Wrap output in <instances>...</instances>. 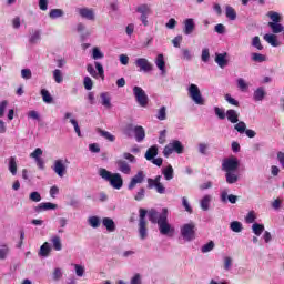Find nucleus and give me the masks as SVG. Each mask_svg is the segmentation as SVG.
<instances>
[{
	"label": "nucleus",
	"instance_id": "nucleus-32",
	"mask_svg": "<svg viewBox=\"0 0 284 284\" xmlns=\"http://www.w3.org/2000/svg\"><path fill=\"white\" fill-rule=\"evenodd\" d=\"M265 89L263 87L257 88L253 93L254 101H263L265 99Z\"/></svg>",
	"mask_w": 284,
	"mask_h": 284
},
{
	"label": "nucleus",
	"instance_id": "nucleus-30",
	"mask_svg": "<svg viewBox=\"0 0 284 284\" xmlns=\"http://www.w3.org/2000/svg\"><path fill=\"white\" fill-rule=\"evenodd\" d=\"M155 65L162 72V74H165V59H164L163 54H159L156 57Z\"/></svg>",
	"mask_w": 284,
	"mask_h": 284
},
{
	"label": "nucleus",
	"instance_id": "nucleus-38",
	"mask_svg": "<svg viewBox=\"0 0 284 284\" xmlns=\"http://www.w3.org/2000/svg\"><path fill=\"white\" fill-rule=\"evenodd\" d=\"M10 254V247L7 244L0 246V261H6Z\"/></svg>",
	"mask_w": 284,
	"mask_h": 284
},
{
	"label": "nucleus",
	"instance_id": "nucleus-59",
	"mask_svg": "<svg viewBox=\"0 0 284 284\" xmlns=\"http://www.w3.org/2000/svg\"><path fill=\"white\" fill-rule=\"evenodd\" d=\"M136 12H139L141 16L150 14V7L142 4V6L138 7Z\"/></svg>",
	"mask_w": 284,
	"mask_h": 284
},
{
	"label": "nucleus",
	"instance_id": "nucleus-46",
	"mask_svg": "<svg viewBox=\"0 0 284 284\" xmlns=\"http://www.w3.org/2000/svg\"><path fill=\"white\" fill-rule=\"evenodd\" d=\"M214 247H215L214 241H210L209 243L204 244L201 247V252H202V254H207V252H212V250H214Z\"/></svg>",
	"mask_w": 284,
	"mask_h": 284
},
{
	"label": "nucleus",
	"instance_id": "nucleus-1",
	"mask_svg": "<svg viewBox=\"0 0 284 284\" xmlns=\"http://www.w3.org/2000/svg\"><path fill=\"white\" fill-rule=\"evenodd\" d=\"M148 214L149 221L158 224L159 232L162 234V236H174V226L168 222V209H162L161 213L154 209H151Z\"/></svg>",
	"mask_w": 284,
	"mask_h": 284
},
{
	"label": "nucleus",
	"instance_id": "nucleus-27",
	"mask_svg": "<svg viewBox=\"0 0 284 284\" xmlns=\"http://www.w3.org/2000/svg\"><path fill=\"white\" fill-rule=\"evenodd\" d=\"M40 41H41V31L40 30L32 31L29 37V43H31V45H37V43H39Z\"/></svg>",
	"mask_w": 284,
	"mask_h": 284
},
{
	"label": "nucleus",
	"instance_id": "nucleus-9",
	"mask_svg": "<svg viewBox=\"0 0 284 284\" xmlns=\"http://www.w3.org/2000/svg\"><path fill=\"white\" fill-rule=\"evenodd\" d=\"M239 165H241V163L239 162V158L231 156L223 161L222 170L224 172H236V170H239Z\"/></svg>",
	"mask_w": 284,
	"mask_h": 284
},
{
	"label": "nucleus",
	"instance_id": "nucleus-15",
	"mask_svg": "<svg viewBox=\"0 0 284 284\" xmlns=\"http://www.w3.org/2000/svg\"><path fill=\"white\" fill-rule=\"evenodd\" d=\"M143 181H145V174L143 173V171H139L130 181L129 185H128V190H134V187H136V185H139V183H142Z\"/></svg>",
	"mask_w": 284,
	"mask_h": 284
},
{
	"label": "nucleus",
	"instance_id": "nucleus-37",
	"mask_svg": "<svg viewBox=\"0 0 284 284\" xmlns=\"http://www.w3.org/2000/svg\"><path fill=\"white\" fill-rule=\"evenodd\" d=\"M252 230H253V233L255 234V236H261V234H263V232H265V225L260 224V223H254L252 225Z\"/></svg>",
	"mask_w": 284,
	"mask_h": 284
},
{
	"label": "nucleus",
	"instance_id": "nucleus-48",
	"mask_svg": "<svg viewBox=\"0 0 284 284\" xmlns=\"http://www.w3.org/2000/svg\"><path fill=\"white\" fill-rule=\"evenodd\" d=\"M53 79L55 83H63V72L60 69L53 71Z\"/></svg>",
	"mask_w": 284,
	"mask_h": 284
},
{
	"label": "nucleus",
	"instance_id": "nucleus-54",
	"mask_svg": "<svg viewBox=\"0 0 284 284\" xmlns=\"http://www.w3.org/2000/svg\"><path fill=\"white\" fill-rule=\"evenodd\" d=\"M253 48H256V50H263V44H261V38L258 36H255L252 40Z\"/></svg>",
	"mask_w": 284,
	"mask_h": 284
},
{
	"label": "nucleus",
	"instance_id": "nucleus-61",
	"mask_svg": "<svg viewBox=\"0 0 284 284\" xmlns=\"http://www.w3.org/2000/svg\"><path fill=\"white\" fill-rule=\"evenodd\" d=\"M237 88L242 90V92H245L247 90V82L243 78L237 79Z\"/></svg>",
	"mask_w": 284,
	"mask_h": 284
},
{
	"label": "nucleus",
	"instance_id": "nucleus-20",
	"mask_svg": "<svg viewBox=\"0 0 284 284\" xmlns=\"http://www.w3.org/2000/svg\"><path fill=\"white\" fill-rule=\"evenodd\" d=\"M210 203H212V195L206 194L200 200V207L203 212H207L210 210Z\"/></svg>",
	"mask_w": 284,
	"mask_h": 284
},
{
	"label": "nucleus",
	"instance_id": "nucleus-52",
	"mask_svg": "<svg viewBox=\"0 0 284 284\" xmlns=\"http://www.w3.org/2000/svg\"><path fill=\"white\" fill-rule=\"evenodd\" d=\"M30 201H33V203H39L41 201V193L40 192H31L29 195Z\"/></svg>",
	"mask_w": 284,
	"mask_h": 284
},
{
	"label": "nucleus",
	"instance_id": "nucleus-10",
	"mask_svg": "<svg viewBox=\"0 0 284 284\" xmlns=\"http://www.w3.org/2000/svg\"><path fill=\"white\" fill-rule=\"evenodd\" d=\"M133 94L141 108H148V103H149L148 94L143 91L141 87H134Z\"/></svg>",
	"mask_w": 284,
	"mask_h": 284
},
{
	"label": "nucleus",
	"instance_id": "nucleus-55",
	"mask_svg": "<svg viewBox=\"0 0 284 284\" xmlns=\"http://www.w3.org/2000/svg\"><path fill=\"white\" fill-rule=\"evenodd\" d=\"M145 199V189L141 187L134 195L135 201H143Z\"/></svg>",
	"mask_w": 284,
	"mask_h": 284
},
{
	"label": "nucleus",
	"instance_id": "nucleus-39",
	"mask_svg": "<svg viewBox=\"0 0 284 284\" xmlns=\"http://www.w3.org/2000/svg\"><path fill=\"white\" fill-rule=\"evenodd\" d=\"M251 59L255 63H263V62L267 61V57L262 53H252Z\"/></svg>",
	"mask_w": 284,
	"mask_h": 284
},
{
	"label": "nucleus",
	"instance_id": "nucleus-6",
	"mask_svg": "<svg viewBox=\"0 0 284 284\" xmlns=\"http://www.w3.org/2000/svg\"><path fill=\"white\" fill-rule=\"evenodd\" d=\"M189 97L192 99L195 105H205V99L201 94V89L196 84H190L187 88Z\"/></svg>",
	"mask_w": 284,
	"mask_h": 284
},
{
	"label": "nucleus",
	"instance_id": "nucleus-24",
	"mask_svg": "<svg viewBox=\"0 0 284 284\" xmlns=\"http://www.w3.org/2000/svg\"><path fill=\"white\" fill-rule=\"evenodd\" d=\"M158 155H159V148L156 145H153L146 150L144 156L146 161H152Z\"/></svg>",
	"mask_w": 284,
	"mask_h": 284
},
{
	"label": "nucleus",
	"instance_id": "nucleus-49",
	"mask_svg": "<svg viewBox=\"0 0 284 284\" xmlns=\"http://www.w3.org/2000/svg\"><path fill=\"white\" fill-rule=\"evenodd\" d=\"M73 267L75 270L77 276L81 277L83 276V274H85V266L81 264H74Z\"/></svg>",
	"mask_w": 284,
	"mask_h": 284
},
{
	"label": "nucleus",
	"instance_id": "nucleus-11",
	"mask_svg": "<svg viewBox=\"0 0 284 284\" xmlns=\"http://www.w3.org/2000/svg\"><path fill=\"white\" fill-rule=\"evenodd\" d=\"M75 12L79 14V17H81V19H87V21H94V19H97V14L92 8H78L75 9Z\"/></svg>",
	"mask_w": 284,
	"mask_h": 284
},
{
	"label": "nucleus",
	"instance_id": "nucleus-53",
	"mask_svg": "<svg viewBox=\"0 0 284 284\" xmlns=\"http://www.w3.org/2000/svg\"><path fill=\"white\" fill-rule=\"evenodd\" d=\"M182 205L185 212H187L189 214H192L193 210H192V206L190 205V202L187 201V197L185 196L182 197Z\"/></svg>",
	"mask_w": 284,
	"mask_h": 284
},
{
	"label": "nucleus",
	"instance_id": "nucleus-40",
	"mask_svg": "<svg viewBox=\"0 0 284 284\" xmlns=\"http://www.w3.org/2000/svg\"><path fill=\"white\" fill-rule=\"evenodd\" d=\"M64 14L63 9H51L49 12L50 19H60V17H63Z\"/></svg>",
	"mask_w": 284,
	"mask_h": 284
},
{
	"label": "nucleus",
	"instance_id": "nucleus-56",
	"mask_svg": "<svg viewBox=\"0 0 284 284\" xmlns=\"http://www.w3.org/2000/svg\"><path fill=\"white\" fill-rule=\"evenodd\" d=\"M83 85L85 90H92V88L94 87V82H92V78L85 77L83 81Z\"/></svg>",
	"mask_w": 284,
	"mask_h": 284
},
{
	"label": "nucleus",
	"instance_id": "nucleus-63",
	"mask_svg": "<svg viewBox=\"0 0 284 284\" xmlns=\"http://www.w3.org/2000/svg\"><path fill=\"white\" fill-rule=\"evenodd\" d=\"M214 112H215L216 116L219 119H221L222 121H223V119H225V111L223 109L215 106Z\"/></svg>",
	"mask_w": 284,
	"mask_h": 284
},
{
	"label": "nucleus",
	"instance_id": "nucleus-5",
	"mask_svg": "<svg viewBox=\"0 0 284 284\" xmlns=\"http://www.w3.org/2000/svg\"><path fill=\"white\" fill-rule=\"evenodd\" d=\"M181 236L184 241H194L196 239V224L194 222L186 223L181 226Z\"/></svg>",
	"mask_w": 284,
	"mask_h": 284
},
{
	"label": "nucleus",
	"instance_id": "nucleus-22",
	"mask_svg": "<svg viewBox=\"0 0 284 284\" xmlns=\"http://www.w3.org/2000/svg\"><path fill=\"white\" fill-rule=\"evenodd\" d=\"M52 252V247L50 246V243L44 242L43 245L40 246L39 256H42L43 258H48L50 256V253Z\"/></svg>",
	"mask_w": 284,
	"mask_h": 284
},
{
	"label": "nucleus",
	"instance_id": "nucleus-16",
	"mask_svg": "<svg viewBox=\"0 0 284 284\" xmlns=\"http://www.w3.org/2000/svg\"><path fill=\"white\" fill-rule=\"evenodd\" d=\"M183 33L186 36L192 34L196 28V23L194 22V19L187 18L183 21Z\"/></svg>",
	"mask_w": 284,
	"mask_h": 284
},
{
	"label": "nucleus",
	"instance_id": "nucleus-41",
	"mask_svg": "<svg viewBox=\"0 0 284 284\" xmlns=\"http://www.w3.org/2000/svg\"><path fill=\"white\" fill-rule=\"evenodd\" d=\"M40 94L44 103H52L53 99H52V94H50V91H48L47 89H42L40 91Z\"/></svg>",
	"mask_w": 284,
	"mask_h": 284
},
{
	"label": "nucleus",
	"instance_id": "nucleus-8",
	"mask_svg": "<svg viewBox=\"0 0 284 284\" xmlns=\"http://www.w3.org/2000/svg\"><path fill=\"white\" fill-rule=\"evenodd\" d=\"M94 65H95V70L92 64H88L87 71L89 72L90 75L93 77V79L100 78L103 81V79H105V71L103 70V64H101V62H94Z\"/></svg>",
	"mask_w": 284,
	"mask_h": 284
},
{
	"label": "nucleus",
	"instance_id": "nucleus-23",
	"mask_svg": "<svg viewBox=\"0 0 284 284\" xmlns=\"http://www.w3.org/2000/svg\"><path fill=\"white\" fill-rule=\"evenodd\" d=\"M51 243H52V247H53V250H55V252H61L63 250V244L61 243V236L53 235L51 237Z\"/></svg>",
	"mask_w": 284,
	"mask_h": 284
},
{
	"label": "nucleus",
	"instance_id": "nucleus-60",
	"mask_svg": "<svg viewBox=\"0 0 284 284\" xmlns=\"http://www.w3.org/2000/svg\"><path fill=\"white\" fill-rule=\"evenodd\" d=\"M254 221H256V213L254 211H251L247 213L246 217H245V222L246 223H254Z\"/></svg>",
	"mask_w": 284,
	"mask_h": 284
},
{
	"label": "nucleus",
	"instance_id": "nucleus-28",
	"mask_svg": "<svg viewBox=\"0 0 284 284\" xmlns=\"http://www.w3.org/2000/svg\"><path fill=\"white\" fill-rule=\"evenodd\" d=\"M100 99L102 101V105L110 110L112 108V98H110V94L108 92H103L100 94Z\"/></svg>",
	"mask_w": 284,
	"mask_h": 284
},
{
	"label": "nucleus",
	"instance_id": "nucleus-44",
	"mask_svg": "<svg viewBox=\"0 0 284 284\" xmlns=\"http://www.w3.org/2000/svg\"><path fill=\"white\" fill-rule=\"evenodd\" d=\"M148 189H154V185L161 184V175L155 176V179L149 178L148 180Z\"/></svg>",
	"mask_w": 284,
	"mask_h": 284
},
{
	"label": "nucleus",
	"instance_id": "nucleus-50",
	"mask_svg": "<svg viewBox=\"0 0 284 284\" xmlns=\"http://www.w3.org/2000/svg\"><path fill=\"white\" fill-rule=\"evenodd\" d=\"M232 263H233V260H232V257H230V256H225L224 257V271L225 272H230V270H232Z\"/></svg>",
	"mask_w": 284,
	"mask_h": 284
},
{
	"label": "nucleus",
	"instance_id": "nucleus-3",
	"mask_svg": "<svg viewBox=\"0 0 284 284\" xmlns=\"http://www.w3.org/2000/svg\"><path fill=\"white\" fill-rule=\"evenodd\" d=\"M266 17H270L268 28H271L273 34H281L284 31L283 24H281V14L276 11H268Z\"/></svg>",
	"mask_w": 284,
	"mask_h": 284
},
{
	"label": "nucleus",
	"instance_id": "nucleus-58",
	"mask_svg": "<svg viewBox=\"0 0 284 284\" xmlns=\"http://www.w3.org/2000/svg\"><path fill=\"white\" fill-rule=\"evenodd\" d=\"M201 60L203 61V63H207V61H210V49L204 48L202 50Z\"/></svg>",
	"mask_w": 284,
	"mask_h": 284
},
{
	"label": "nucleus",
	"instance_id": "nucleus-33",
	"mask_svg": "<svg viewBox=\"0 0 284 284\" xmlns=\"http://www.w3.org/2000/svg\"><path fill=\"white\" fill-rule=\"evenodd\" d=\"M225 179L226 183H229V185H232L239 181V175L234 173V171H231L225 173Z\"/></svg>",
	"mask_w": 284,
	"mask_h": 284
},
{
	"label": "nucleus",
	"instance_id": "nucleus-43",
	"mask_svg": "<svg viewBox=\"0 0 284 284\" xmlns=\"http://www.w3.org/2000/svg\"><path fill=\"white\" fill-rule=\"evenodd\" d=\"M156 119H158L159 121H165V119H168V108L161 106V108L158 110Z\"/></svg>",
	"mask_w": 284,
	"mask_h": 284
},
{
	"label": "nucleus",
	"instance_id": "nucleus-36",
	"mask_svg": "<svg viewBox=\"0 0 284 284\" xmlns=\"http://www.w3.org/2000/svg\"><path fill=\"white\" fill-rule=\"evenodd\" d=\"M9 172H11L12 176H17V158L14 156L9 159Z\"/></svg>",
	"mask_w": 284,
	"mask_h": 284
},
{
	"label": "nucleus",
	"instance_id": "nucleus-62",
	"mask_svg": "<svg viewBox=\"0 0 284 284\" xmlns=\"http://www.w3.org/2000/svg\"><path fill=\"white\" fill-rule=\"evenodd\" d=\"M63 276V273L61 272V268H54L52 278L53 281H61Z\"/></svg>",
	"mask_w": 284,
	"mask_h": 284
},
{
	"label": "nucleus",
	"instance_id": "nucleus-64",
	"mask_svg": "<svg viewBox=\"0 0 284 284\" xmlns=\"http://www.w3.org/2000/svg\"><path fill=\"white\" fill-rule=\"evenodd\" d=\"M141 274L136 273L132 278H131V284H141Z\"/></svg>",
	"mask_w": 284,
	"mask_h": 284
},
{
	"label": "nucleus",
	"instance_id": "nucleus-12",
	"mask_svg": "<svg viewBox=\"0 0 284 284\" xmlns=\"http://www.w3.org/2000/svg\"><path fill=\"white\" fill-rule=\"evenodd\" d=\"M135 65L140 69V72H152V70H154V65H152L150 60L145 58H138L135 60Z\"/></svg>",
	"mask_w": 284,
	"mask_h": 284
},
{
	"label": "nucleus",
	"instance_id": "nucleus-2",
	"mask_svg": "<svg viewBox=\"0 0 284 284\" xmlns=\"http://www.w3.org/2000/svg\"><path fill=\"white\" fill-rule=\"evenodd\" d=\"M99 174L104 181H109L111 187L114 190H121L123 187V178L119 173H112L106 169H100Z\"/></svg>",
	"mask_w": 284,
	"mask_h": 284
},
{
	"label": "nucleus",
	"instance_id": "nucleus-51",
	"mask_svg": "<svg viewBox=\"0 0 284 284\" xmlns=\"http://www.w3.org/2000/svg\"><path fill=\"white\" fill-rule=\"evenodd\" d=\"M92 59H94V61H97L99 59H103V52H101V50L97 47L93 48Z\"/></svg>",
	"mask_w": 284,
	"mask_h": 284
},
{
	"label": "nucleus",
	"instance_id": "nucleus-42",
	"mask_svg": "<svg viewBox=\"0 0 284 284\" xmlns=\"http://www.w3.org/2000/svg\"><path fill=\"white\" fill-rule=\"evenodd\" d=\"M88 223L91 227H93L94 230H97V227H100L101 225V219H99V216H90L88 219Z\"/></svg>",
	"mask_w": 284,
	"mask_h": 284
},
{
	"label": "nucleus",
	"instance_id": "nucleus-31",
	"mask_svg": "<svg viewBox=\"0 0 284 284\" xmlns=\"http://www.w3.org/2000/svg\"><path fill=\"white\" fill-rule=\"evenodd\" d=\"M162 174L165 181H172V179H174V168H172V165H169L168 168L162 170Z\"/></svg>",
	"mask_w": 284,
	"mask_h": 284
},
{
	"label": "nucleus",
	"instance_id": "nucleus-47",
	"mask_svg": "<svg viewBox=\"0 0 284 284\" xmlns=\"http://www.w3.org/2000/svg\"><path fill=\"white\" fill-rule=\"evenodd\" d=\"M234 130H236V132L240 134H244L245 130H247V124H245L243 121H240L234 125Z\"/></svg>",
	"mask_w": 284,
	"mask_h": 284
},
{
	"label": "nucleus",
	"instance_id": "nucleus-4",
	"mask_svg": "<svg viewBox=\"0 0 284 284\" xmlns=\"http://www.w3.org/2000/svg\"><path fill=\"white\" fill-rule=\"evenodd\" d=\"M139 212H140L139 224H138L139 236L142 241H145V239H148V222L145 221V216H148V210L140 209Z\"/></svg>",
	"mask_w": 284,
	"mask_h": 284
},
{
	"label": "nucleus",
	"instance_id": "nucleus-14",
	"mask_svg": "<svg viewBox=\"0 0 284 284\" xmlns=\"http://www.w3.org/2000/svg\"><path fill=\"white\" fill-rule=\"evenodd\" d=\"M53 172L63 179L65 176V172H68V168L65 166V162L63 160H55L52 165Z\"/></svg>",
	"mask_w": 284,
	"mask_h": 284
},
{
	"label": "nucleus",
	"instance_id": "nucleus-35",
	"mask_svg": "<svg viewBox=\"0 0 284 284\" xmlns=\"http://www.w3.org/2000/svg\"><path fill=\"white\" fill-rule=\"evenodd\" d=\"M225 14L230 21H236V11L231 6L225 7Z\"/></svg>",
	"mask_w": 284,
	"mask_h": 284
},
{
	"label": "nucleus",
	"instance_id": "nucleus-19",
	"mask_svg": "<svg viewBox=\"0 0 284 284\" xmlns=\"http://www.w3.org/2000/svg\"><path fill=\"white\" fill-rule=\"evenodd\" d=\"M264 41H266V43H268L270 45H272V48H278V45H281L276 34L273 33H266L264 34Z\"/></svg>",
	"mask_w": 284,
	"mask_h": 284
},
{
	"label": "nucleus",
	"instance_id": "nucleus-17",
	"mask_svg": "<svg viewBox=\"0 0 284 284\" xmlns=\"http://www.w3.org/2000/svg\"><path fill=\"white\" fill-rule=\"evenodd\" d=\"M115 164L119 172H122V174H131L132 166H130V164L125 160H116Z\"/></svg>",
	"mask_w": 284,
	"mask_h": 284
},
{
	"label": "nucleus",
	"instance_id": "nucleus-13",
	"mask_svg": "<svg viewBox=\"0 0 284 284\" xmlns=\"http://www.w3.org/2000/svg\"><path fill=\"white\" fill-rule=\"evenodd\" d=\"M220 201L221 203H223L224 205H227V203H231L232 205L236 204V202L239 201V196L234 195V194H227V190L223 189L220 192Z\"/></svg>",
	"mask_w": 284,
	"mask_h": 284
},
{
	"label": "nucleus",
	"instance_id": "nucleus-18",
	"mask_svg": "<svg viewBox=\"0 0 284 284\" xmlns=\"http://www.w3.org/2000/svg\"><path fill=\"white\" fill-rule=\"evenodd\" d=\"M36 212H48V210H57V204L51 202H42L38 206H36Z\"/></svg>",
	"mask_w": 284,
	"mask_h": 284
},
{
	"label": "nucleus",
	"instance_id": "nucleus-21",
	"mask_svg": "<svg viewBox=\"0 0 284 284\" xmlns=\"http://www.w3.org/2000/svg\"><path fill=\"white\" fill-rule=\"evenodd\" d=\"M215 63H217L219 68H225L227 65V53H216Z\"/></svg>",
	"mask_w": 284,
	"mask_h": 284
},
{
	"label": "nucleus",
	"instance_id": "nucleus-29",
	"mask_svg": "<svg viewBox=\"0 0 284 284\" xmlns=\"http://www.w3.org/2000/svg\"><path fill=\"white\" fill-rule=\"evenodd\" d=\"M226 119L230 123H239V112L234 109H229L226 111Z\"/></svg>",
	"mask_w": 284,
	"mask_h": 284
},
{
	"label": "nucleus",
	"instance_id": "nucleus-25",
	"mask_svg": "<svg viewBox=\"0 0 284 284\" xmlns=\"http://www.w3.org/2000/svg\"><path fill=\"white\" fill-rule=\"evenodd\" d=\"M95 131L98 132V134H100V136H102L106 141H110L111 143H114V141H116V138L112 133L102 130L101 128H98Z\"/></svg>",
	"mask_w": 284,
	"mask_h": 284
},
{
	"label": "nucleus",
	"instance_id": "nucleus-57",
	"mask_svg": "<svg viewBox=\"0 0 284 284\" xmlns=\"http://www.w3.org/2000/svg\"><path fill=\"white\" fill-rule=\"evenodd\" d=\"M182 59L184 61H190L191 59H193V55L190 49H182Z\"/></svg>",
	"mask_w": 284,
	"mask_h": 284
},
{
	"label": "nucleus",
	"instance_id": "nucleus-7",
	"mask_svg": "<svg viewBox=\"0 0 284 284\" xmlns=\"http://www.w3.org/2000/svg\"><path fill=\"white\" fill-rule=\"evenodd\" d=\"M132 132H134L138 143H141V141L145 139V129H143V126H134L129 124L124 130V134L126 136H132Z\"/></svg>",
	"mask_w": 284,
	"mask_h": 284
},
{
	"label": "nucleus",
	"instance_id": "nucleus-45",
	"mask_svg": "<svg viewBox=\"0 0 284 284\" xmlns=\"http://www.w3.org/2000/svg\"><path fill=\"white\" fill-rule=\"evenodd\" d=\"M230 227L232 232H236V233L243 232V224L239 221L231 222Z\"/></svg>",
	"mask_w": 284,
	"mask_h": 284
},
{
	"label": "nucleus",
	"instance_id": "nucleus-26",
	"mask_svg": "<svg viewBox=\"0 0 284 284\" xmlns=\"http://www.w3.org/2000/svg\"><path fill=\"white\" fill-rule=\"evenodd\" d=\"M102 225L105 226L108 232H114L116 230V224L114 223V220L110 217H104L102 220Z\"/></svg>",
	"mask_w": 284,
	"mask_h": 284
},
{
	"label": "nucleus",
	"instance_id": "nucleus-34",
	"mask_svg": "<svg viewBox=\"0 0 284 284\" xmlns=\"http://www.w3.org/2000/svg\"><path fill=\"white\" fill-rule=\"evenodd\" d=\"M171 148L173 149V152H176L178 154H183V144L179 140H174L171 142Z\"/></svg>",
	"mask_w": 284,
	"mask_h": 284
}]
</instances>
